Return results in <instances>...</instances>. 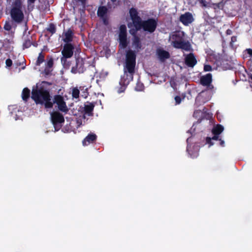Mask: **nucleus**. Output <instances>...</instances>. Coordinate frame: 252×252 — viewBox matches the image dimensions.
Segmentation results:
<instances>
[{
    "instance_id": "obj_1",
    "label": "nucleus",
    "mask_w": 252,
    "mask_h": 252,
    "mask_svg": "<svg viewBox=\"0 0 252 252\" xmlns=\"http://www.w3.org/2000/svg\"><path fill=\"white\" fill-rule=\"evenodd\" d=\"M51 85L50 82L42 81L33 86L31 92V98L35 103L44 106L46 109L52 108V97L48 88V86Z\"/></svg>"
},
{
    "instance_id": "obj_2",
    "label": "nucleus",
    "mask_w": 252,
    "mask_h": 252,
    "mask_svg": "<svg viewBox=\"0 0 252 252\" xmlns=\"http://www.w3.org/2000/svg\"><path fill=\"white\" fill-rule=\"evenodd\" d=\"M136 55L134 51L129 50L126 55V62L124 66V75L121 76L117 92L120 94L124 92L127 86L133 80L135 73Z\"/></svg>"
},
{
    "instance_id": "obj_3",
    "label": "nucleus",
    "mask_w": 252,
    "mask_h": 252,
    "mask_svg": "<svg viewBox=\"0 0 252 252\" xmlns=\"http://www.w3.org/2000/svg\"><path fill=\"white\" fill-rule=\"evenodd\" d=\"M133 9L137 18V20L141 27V29H142L143 31L148 33H152L155 32L158 26V19L150 18L147 20H142L139 15L137 9L134 7H133Z\"/></svg>"
},
{
    "instance_id": "obj_4",
    "label": "nucleus",
    "mask_w": 252,
    "mask_h": 252,
    "mask_svg": "<svg viewBox=\"0 0 252 252\" xmlns=\"http://www.w3.org/2000/svg\"><path fill=\"white\" fill-rule=\"evenodd\" d=\"M22 8V0H15L13 2L10 14L12 21L16 24H21L24 20L25 16Z\"/></svg>"
},
{
    "instance_id": "obj_5",
    "label": "nucleus",
    "mask_w": 252,
    "mask_h": 252,
    "mask_svg": "<svg viewBox=\"0 0 252 252\" xmlns=\"http://www.w3.org/2000/svg\"><path fill=\"white\" fill-rule=\"evenodd\" d=\"M172 46L176 49H181L186 51L191 50V45L188 41H185L179 34L175 33L172 35Z\"/></svg>"
},
{
    "instance_id": "obj_6",
    "label": "nucleus",
    "mask_w": 252,
    "mask_h": 252,
    "mask_svg": "<svg viewBox=\"0 0 252 252\" xmlns=\"http://www.w3.org/2000/svg\"><path fill=\"white\" fill-rule=\"evenodd\" d=\"M74 46L71 43H65L62 51L63 57L61 58V62L65 65L67 59L71 58L73 55Z\"/></svg>"
},
{
    "instance_id": "obj_7",
    "label": "nucleus",
    "mask_w": 252,
    "mask_h": 252,
    "mask_svg": "<svg viewBox=\"0 0 252 252\" xmlns=\"http://www.w3.org/2000/svg\"><path fill=\"white\" fill-rule=\"evenodd\" d=\"M129 14L130 18L132 22V25L134 27L133 28L130 29L129 32L130 34L132 35L134 37L135 36H137L136 35L137 32L139 31H140L141 29L139 24V22L137 20V18L135 16V13L134 12L133 7H131L129 9Z\"/></svg>"
},
{
    "instance_id": "obj_8",
    "label": "nucleus",
    "mask_w": 252,
    "mask_h": 252,
    "mask_svg": "<svg viewBox=\"0 0 252 252\" xmlns=\"http://www.w3.org/2000/svg\"><path fill=\"white\" fill-rule=\"evenodd\" d=\"M52 108L54 104H56L59 110L61 112L67 113L68 109L66 106V102L64 101L63 97L60 94H56L54 96L53 100H52Z\"/></svg>"
},
{
    "instance_id": "obj_9",
    "label": "nucleus",
    "mask_w": 252,
    "mask_h": 252,
    "mask_svg": "<svg viewBox=\"0 0 252 252\" xmlns=\"http://www.w3.org/2000/svg\"><path fill=\"white\" fill-rule=\"evenodd\" d=\"M84 64L85 60L82 58L78 57L76 59L75 65L71 68V72L74 74L83 73L86 70Z\"/></svg>"
},
{
    "instance_id": "obj_10",
    "label": "nucleus",
    "mask_w": 252,
    "mask_h": 252,
    "mask_svg": "<svg viewBox=\"0 0 252 252\" xmlns=\"http://www.w3.org/2000/svg\"><path fill=\"white\" fill-rule=\"evenodd\" d=\"M51 119L55 128L58 124H61L64 122L63 116L58 111H54L51 113Z\"/></svg>"
},
{
    "instance_id": "obj_11",
    "label": "nucleus",
    "mask_w": 252,
    "mask_h": 252,
    "mask_svg": "<svg viewBox=\"0 0 252 252\" xmlns=\"http://www.w3.org/2000/svg\"><path fill=\"white\" fill-rule=\"evenodd\" d=\"M179 20L184 26H188L193 22L194 18L190 12H186L180 16Z\"/></svg>"
},
{
    "instance_id": "obj_12",
    "label": "nucleus",
    "mask_w": 252,
    "mask_h": 252,
    "mask_svg": "<svg viewBox=\"0 0 252 252\" xmlns=\"http://www.w3.org/2000/svg\"><path fill=\"white\" fill-rule=\"evenodd\" d=\"M200 84L203 86H206L209 90L213 89V86L211 84L212 82V75L211 73H208L201 77Z\"/></svg>"
},
{
    "instance_id": "obj_13",
    "label": "nucleus",
    "mask_w": 252,
    "mask_h": 252,
    "mask_svg": "<svg viewBox=\"0 0 252 252\" xmlns=\"http://www.w3.org/2000/svg\"><path fill=\"white\" fill-rule=\"evenodd\" d=\"M185 63L188 67H193L197 63V60L194 54L190 53L185 57Z\"/></svg>"
},
{
    "instance_id": "obj_14",
    "label": "nucleus",
    "mask_w": 252,
    "mask_h": 252,
    "mask_svg": "<svg viewBox=\"0 0 252 252\" xmlns=\"http://www.w3.org/2000/svg\"><path fill=\"white\" fill-rule=\"evenodd\" d=\"M157 54L159 60L161 62H164L170 57V54L168 51L160 48L157 50Z\"/></svg>"
},
{
    "instance_id": "obj_15",
    "label": "nucleus",
    "mask_w": 252,
    "mask_h": 252,
    "mask_svg": "<svg viewBox=\"0 0 252 252\" xmlns=\"http://www.w3.org/2000/svg\"><path fill=\"white\" fill-rule=\"evenodd\" d=\"M217 67L223 70L229 69L230 65L227 63V61L220 59V57L215 61Z\"/></svg>"
},
{
    "instance_id": "obj_16",
    "label": "nucleus",
    "mask_w": 252,
    "mask_h": 252,
    "mask_svg": "<svg viewBox=\"0 0 252 252\" xmlns=\"http://www.w3.org/2000/svg\"><path fill=\"white\" fill-rule=\"evenodd\" d=\"M97 136L94 133L89 134L83 140L82 144L84 146H87L91 143H93L96 139Z\"/></svg>"
},
{
    "instance_id": "obj_17",
    "label": "nucleus",
    "mask_w": 252,
    "mask_h": 252,
    "mask_svg": "<svg viewBox=\"0 0 252 252\" xmlns=\"http://www.w3.org/2000/svg\"><path fill=\"white\" fill-rule=\"evenodd\" d=\"M64 35V38L63 39V40L66 43H70L73 40V31L71 29H68L67 30L63 32Z\"/></svg>"
},
{
    "instance_id": "obj_18",
    "label": "nucleus",
    "mask_w": 252,
    "mask_h": 252,
    "mask_svg": "<svg viewBox=\"0 0 252 252\" xmlns=\"http://www.w3.org/2000/svg\"><path fill=\"white\" fill-rule=\"evenodd\" d=\"M94 107V104L93 103H89V104L85 105L84 113L88 116L93 115V111Z\"/></svg>"
},
{
    "instance_id": "obj_19",
    "label": "nucleus",
    "mask_w": 252,
    "mask_h": 252,
    "mask_svg": "<svg viewBox=\"0 0 252 252\" xmlns=\"http://www.w3.org/2000/svg\"><path fill=\"white\" fill-rule=\"evenodd\" d=\"M108 9L105 6H100L98 7L97 14L99 17H104L107 16Z\"/></svg>"
},
{
    "instance_id": "obj_20",
    "label": "nucleus",
    "mask_w": 252,
    "mask_h": 252,
    "mask_svg": "<svg viewBox=\"0 0 252 252\" xmlns=\"http://www.w3.org/2000/svg\"><path fill=\"white\" fill-rule=\"evenodd\" d=\"M32 36L27 35L24 39V41L23 43V48L26 49L28 48L32 44Z\"/></svg>"
},
{
    "instance_id": "obj_21",
    "label": "nucleus",
    "mask_w": 252,
    "mask_h": 252,
    "mask_svg": "<svg viewBox=\"0 0 252 252\" xmlns=\"http://www.w3.org/2000/svg\"><path fill=\"white\" fill-rule=\"evenodd\" d=\"M30 90L28 88H25L23 89L22 92V98L23 100L25 102H27L30 97Z\"/></svg>"
},
{
    "instance_id": "obj_22",
    "label": "nucleus",
    "mask_w": 252,
    "mask_h": 252,
    "mask_svg": "<svg viewBox=\"0 0 252 252\" xmlns=\"http://www.w3.org/2000/svg\"><path fill=\"white\" fill-rule=\"evenodd\" d=\"M132 44L134 46V48L139 50L142 47V44L140 41V39L138 36H135L133 38Z\"/></svg>"
},
{
    "instance_id": "obj_23",
    "label": "nucleus",
    "mask_w": 252,
    "mask_h": 252,
    "mask_svg": "<svg viewBox=\"0 0 252 252\" xmlns=\"http://www.w3.org/2000/svg\"><path fill=\"white\" fill-rule=\"evenodd\" d=\"M224 127L221 125H217L215 126L212 130V132L214 135H220L223 130Z\"/></svg>"
},
{
    "instance_id": "obj_24",
    "label": "nucleus",
    "mask_w": 252,
    "mask_h": 252,
    "mask_svg": "<svg viewBox=\"0 0 252 252\" xmlns=\"http://www.w3.org/2000/svg\"><path fill=\"white\" fill-rule=\"evenodd\" d=\"M120 45L122 48H125L127 47L128 42L127 41V36H119Z\"/></svg>"
},
{
    "instance_id": "obj_25",
    "label": "nucleus",
    "mask_w": 252,
    "mask_h": 252,
    "mask_svg": "<svg viewBox=\"0 0 252 252\" xmlns=\"http://www.w3.org/2000/svg\"><path fill=\"white\" fill-rule=\"evenodd\" d=\"M28 10L32 11L34 9V4L36 0H26Z\"/></svg>"
},
{
    "instance_id": "obj_26",
    "label": "nucleus",
    "mask_w": 252,
    "mask_h": 252,
    "mask_svg": "<svg viewBox=\"0 0 252 252\" xmlns=\"http://www.w3.org/2000/svg\"><path fill=\"white\" fill-rule=\"evenodd\" d=\"M44 55L41 52L38 56L36 62V65L37 66H39L42 63H43L45 61L44 60Z\"/></svg>"
},
{
    "instance_id": "obj_27",
    "label": "nucleus",
    "mask_w": 252,
    "mask_h": 252,
    "mask_svg": "<svg viewBox=\"0 0 252 252\" xmlns=\"http://www.w3.org/2000/svg\"><path fill=\"white\" fill-rule=\"evenodd\" d=\"M219 140V135H214L212 138L207 137L206 139V141L207 144H209L210 146H212L214 143L212 142V140Z\"/></svg>"
},
{
    "instance_id": "obj_28",
    "label": "nucleus",
    "mask_w": 252,
    "mask_h": 252,
    "mask_svg": "<svg viewBox=\"0 0 252 252\" xmlns=\"http://www.w3.org/2000/svg\"><path fill=\"white\" fill-rule=\"evenodd\" d=\"M119 36H127L126 28L125 25L120 26Z\"/></svg>"
},
{
    "instance_id": "obj_29",
    "label": "nucleus",
    "mask_w": 252,
    "mask_h": 252,
    "mask_svg": "<svg viewBox=\"0 0 252 252\" xmlns=\"http://www.w3.org/2000/svg\"><path fill=\"white\" fill-rule=\"evenodd\" d=\"M80 91L77 88H73L72 91V96L73 98H78L79 97Z\"/></svg>"
},
{
    "instance_id": "obj_30",
    "label": "nucleus",
    "mask_w": 252,
    "mask_h": 252,
    "mask_svg": "<svg viewBox=\"0 0 252 252\" xmlns=\"http://www.w3.org/2000/svg\"><path fill=\"white\" fill-rule=\"evenodd\" d=\"M47 31L51 33L52 34L55 33L56 32L55 25L53 23L50 24Z\"/></svg>"
},
{
    "instance_id": "obj_31",
    "label": "nucleus",
    "mask_w": 252,
    "mask_h": 252,
    "mask_svg": "<svg viewBox=\"0 0 252 252\" xmlns=\"http://www.w3.org/2000/svg\"><path fill=\"white\" fill-rule=\"evenodd\" d=\"M144 86L143 83L138 82L135 86V90L137 91H142L144 90Z\"/></svg>"
},
{
    "instance_id": "obj_32",
    "label": "nucleus",
    "mask_w": 252,
    "mask_h": 252,
    "mask_svg": "<svg viewBox=\"0 0 252 252\" xmlns=\"http://www.w3.org/2000/svg\"><path fill=\"white\" fill-rule=\"evenodd\" d=\"M3 28L5 31H10L12 29V25L9 22H6Z\"/></svg>"
},
{
    "instance_id": "obj_33",
    "label": "nucleus",
    "mask_w": 252,
    "mask_h": 252,
    "mask_svg": "<svg viewBox=\"0 0 252 252\" xmlns=\"http://www.w3.org/2000/svg\"><path fill=\"white\" fill-rule=\"evenodd\" d=\"M53 64H54V61H53V59L51 58L47 62L46 64V66L48 67H49V68H52L53 66Z\"/></svg>"
},
{
    "instance_id": "obj_34",
    "label": "nucleus",
    "mask_w": 252,
    "mask_h": 252,
    "mask_svg": "<svg viewBox=\"0 0 252 252\" xmlns=\"http://www.w3.org/2000/svg\"><path fill=\"white\" fill-rule=\"evenodd\" d=\"M198 1L202 7H207L209 4L206 0H198Z\"/></svg>"
},
{
    "instance_id": "obj_35",
    "label": "nucleus",
    "mask_w": 252,
    "mask_h": 252,
    "mask_svg": "<svg viewBox=\"0 0 252 252\" xmlns=\"http://www.w3.org/2000/svg\"><path fill=\"white\" fill-rule=\"evenodd\" d=\"M175 105H178L181 103L182 98L179 95H176L175 98Z\"/></svg>"
},
{
    "instance_id": "obj_36",
    "label": "nucleus",
    "mask_w": 252,
    "mask_h": 252,
    "mask_svg": "<svg viewBox=\"0 0 252 252\" xmlns=\"http://www.w3.org/2000/svg\"><path fill=\"white\" fill-rule=\"evenodd\" d=\"M52 71V69H51V68L45 66V68L44 70V72L45 75H49V74H51Z\"/></svg>"
},
{
    "instance_id": "obj_37",
    "label": "nucleus",
    "mask_w": 252,
    "mask_h": 252,
    "mask_svg": "<svg viewBox=\"0 0 252 252\" xmlns=\"http://www.w3.org/2000/svg\"><path fill=\"white\" fill-rule=\"evenodd\" d=\"M212 69V67L210 65L205 64L204 66V70L205 71H210Z\"/></svg>"
},
{
    "instance_id": "obj_38",
    "label": "nucleus",
    "mask_w": 252,
    "mask_h": 252,
    "mask_svg": "<svg viewBox=\"0 0 252 252\" xmlns=\"http://www.w3.org/2000/svg\"><path fill=\"white\" fill-rule=\"evenodd\" d=\"M6 65L7 67H10L12 65V61L10 59H7L5 61Z\"/></svg>"
},
{
    "instance_id": "obj_39",
    "label": "nucleus",
    "mask_w": 252,
    "mask_h": 252,
    "mask_svg": "<svg viewBox=\"0 0 252 252\" xmlns=\"http://www.w3.org/2000/svg\"><path fill=\"white\" fill-rule=\"evenodd\" d=\"M103 20V24L105 25H107L108 24V20L107 17V16H105L104 17H100Z\"/></svg>"
},
{
    "instance_id": "obj_40",
    "label": "nucleus",
    "mask_w": 252,
    "mask_h": 252,
    "mask_svg": "<svg viewBox=\"0 0 252 252\" xmlns=\"http://www.w3.org/2000/svg\"><path fill=\"white\" fill-rule=\"evenodd\" d=\"M78 0L81 2V5H82V7H83V8L85 9L86 8L87 0Z\"/></svg>"
},
{
    "instance_id": "obj_41",
    "label": "nucleus",
    "mask_w": 252,
    "mask_h": 252,
    "mask_svg": "<svg viewBox=\"0 0 252 252\" xmlns=\"http://www.w3.org/2000/svg\"><path fill=\"white\" fill-rule=\"evenodd\" d=\"M245 52H246L249 54L250 57H252V49H250V48L247 49L245 50Z\"/></svg>"
},
{
    "instance_id": "obj_42",
    "label": "nucleus",
    "mask_w": 252,
    "mask_h": 252,
    "mask_svg": "<svg viewBox=\"0 0 252 252\" xmlns=\"http://www.w3.org/2000/svg\"><path fill=\"white\" fill-rule=\"evenodd\" d=\"M236 41L237 37L236 36H233L231 37L230 43L232 44L233 42H235Z\"/></svg>"
},
{
    "instance_id": "obj_43",
    "label": "nucleus",
    "mask_w": 252,
    "mask_h": 252,
    "mask_svg": "<svg viewBox=\"0 0 252 252\" xmlns=\"http://www.w3.org/2000/svg\"><path fill=\"white\" fill-rule=\"evenodd\" d=\"M219 141H220V145L221 146V147H224V141L223 140H222L221 139H219Z\"/></svg>"
},
{
    "instance_id": "obj_44",
    "label": "nucleus",
    "mask_w": 252,
    "mask_h": 252,
    "mask_svg": "<svg viewBox=\"0 0 252 252\" xmlns=\"http://www.w3.org/2000/svg\"><path fill=\"white\" fill-rule=\"evenodd\" d=\"M232 33V32L231 30L230 29H228L226 30V33L227 34V35H230Z\"/></svg>"
},
{
    "instance_id": "obj_45",
    "label": "nucleus",
    "mask_w": 252,
    "mask_h": 252,
    "mask_svg": "<svg viewBox=\"0 0 252 252\" xmlns=\"http://www.w3.org/2000/svg\"><path fill=\"white\" fill-rule=\"evenodd\" d=\"M34 47H37L38 45V44L36 42H33V40H32V44Z\"/></svg>"
},
{
    "instance_id": "obj_46",
    "label": "nucleus",
    "mask_w": 252,
    "mask_h": 252,
    "mask_svg": "<svg viewBox=\"0 0 252 252\" xmlns=\"http://www.w3.org/2000/svg\"><path fill=\"white\" fill-rule=\"evenodd\" d=\"M65 67H69L70 66V63L67 61V62L65 63V65H63Z\"/></svg>"
},
{
    "instance_id": "obj_47",
    "label": "nucleus",
    "mask_w": 252,
    "mask_h": 252,
    "mask_svg": "<svg viewBox=\"0 0 252 252\" xmlns=\"http://www.w3.org/2000/svg\"><path fill=\"white\" fill-rule=\"evenodd\" d=\"M221 4V2H219V3H216L215 4V5H216V6L218 8H220V5Z\"/></svg>"
},
{
    "instance_id": "obj_48",
    "label": "nucleus",
    "mask_w": 252,
    "mask_h": 252,
    "mask_svg": "<svg viewBox=\"0 0 252 252\" xmlns=\"http://www.w3.org/2000/svg\"><path fill=\"white\" fill-rule=\"evenodd\" d=\"M12 0H6V2L7 3H10Z\"/></svg>"
},
{
    "instance_id": "obj_49",
    "label": "nucleus",
    "mask_w": 252,
    "mask_h": 252,
    "mask_svg": "<svg viewBox=\"0 0 252 252\" xmlns=\"http://www.w3.org/2000/svg\"><path fill=\"white\" fill-rule=\"evenodd\" d=\"M249 78L252 80V74L250 75Z\"/></svg>"
},
{
    "instance_id": "obj_50",
    "label": "nucleus",
    "mask_w": 252,
    "mask_h": 252,
    "mask_svg": "<svg viewBox=\"0 0 252 252\" xmlns=\"http://www.w3.org/2000/svg\"><path fill=\"white\" fill-rule=\"evenodd\" d=\"M112 2H115L117 1V0H110Z\"/></svg>"
},
{
    "instance_id": "obj_51",
    "label": "nucleus",
    "mask_w": 252,
    "mask_h": 252,
    "mask_svg": "<svg viewBox=\"0 0 252 252\" xmlns=\"http://www.w3.org/2000/svg\"><path fill=\"white\" fill-rule=\"evenodd\" d=\"M20 65H21V63H17V66H20Z\"/></svg>"
},
{
    "instance_id": "obj_52",
    "label": "nucleus",
    "mask_w": 252,
    "mask_h": 252,
    "mask_svg": "<svg viewBox=\"0 0 252 252\" xmlns=\"http://www.w3.org/2000/svg\"><path fill=\"white\" fill-rule=\"evenodd\" d=\"M130 25H131V24H130V23H129V24H128V28H130Z\"/></svg>"
}]
</instances>
